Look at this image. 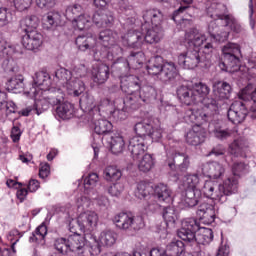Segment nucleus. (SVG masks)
I'll use <instances>...</instances> for the list:
<instances>
[{
	"label": "nucleus",
	"instance_id": "nucleus-1",
	"mask_svg": "<svg viewBox=\"0 0 256 256\" xmlns=\"http://www.w3.org/2000/svg\"><path fill=\"white\" fill-rule=\"evenodd\" d=\"M120 83L121 90L128 96L125 99L114 100L115 114L125 113L127 107L134 110L139 109L151 97L149 93L155 92L153 87H141V79L135 75L122 76Z\"/></svg>",
	"mask_w": 256,
	"mask_h": 256
},
{
	"label": "nucleus",
	"instance_id": "nucleus-2",
	"mask_svg": "<svg viewBox=\"0 0 256 256\" xmlns=\"http://www.w3.org/2000/svg\"><path fill=\"white\" fill-rule=\"evenodd\" d=\"M207 41V36L205 34L199 33L197 29H191L185 34V43L190 48L186 51V53L180 54L178 56V64L180 67L184 69H195L203 63L204 58L199 52V48L203 43ZM195 47V48H191Z\"/></svg>",
	"mask_w": 256,
	"mask_h": 256
},
{
	"label": "nucleus",
	"instance_id": "nucleus-3",
	"mask_svg": "<svg viewBox=\"0 0 256 256\" xmlns=\"http://www.w3.org/2000/svg\"><path fill=\"white\" fill-rule=\"evenodd\" d=\"M213 116L209 113H203L199 110L188 109L184 114V120L186 123H193L194 126L192 129L186 134V143L188 145H193L197 147V145H201L205 141V137H207V131L201 127L203 123H207L211 121Z\"/></svg>",
	"mask_w": 256,
	"mask_h": 256
},
{
	"label": "nucleus",
	"instance_id": "nucleus-4",
	"mask_svg": "<svg viewBox=\"0 0 256 256\" xmlns=\"http://www.w3.org/2000/svg\"><path fill=\"white\" fill-rule=\"evenodd\" d=\"M199 185V175L189 174L183 177L182 187L185 189L183 204L185 207H195L201 198V190L197 189Z\"/></svg>",
	"mask_w": 256,
	"mask_h": 256
},
{
	"label": "nucleus",
	"instance_id": "nucleus-5",
	"mask_svg": "<svg viewBox=\"0 0 256 256\" xmlns=\"http://www.w3.org/2000/svg\"><path fill=\"white\" fill-rule=\"evenodd\" d=\"M194 90L195 96L198 97V103H202V110H198L201 113H208L213 117L217 110L219 109V102H217L214 98H209L207 95L211 93V88L207 86V84L203 82L196 83L192 86Z\"/></svg>",
	"mask_w": 256,
	"mask_h": 256
},
{
	"label": "nucleus",
	"instance_id": "nucleus-6",
	"mask_svg": "<svg viewBox=\"0 0 256 256\" xmlns=\"http://www.w3.org/2000/svg\"><path fill=\"white\" fill-rule=\"evenodd\" d=\"M223 62L220 63L222 71L232 69V71H238L241 67V47L236 43H228L223 49Z\"/></svg>",
	"mask_w": 256,
	"mask_h": 256
},
{
	"label": "nucleus",
	"instance_id": "nucleus-7",
	"mask_svg": "<svg viewBox=\"0 0 256 256\" xmlns=\"http://www.w3.org/2000/svg\"><path fill=\"white\" fill-rule=\"evenodd\" d=\"M113 221L118 229L127 231L128 233H135L145 227V222L142 216H133L125 212L117 214Z\"/></svg>",
	"mask_w": 256,
	"mask_h": 256
},
{
	"label": "nucleus",
	"instance_id": "nucleus-8",
	"mask_svg": "<svg viewBox=\"0 0 256 256\" xmlns=\"http://www.w3.org/2000/svg\"><path fill=\"white\" fill-rule=\"evenodd\" d=\"M201 229L197 219L186 218L182 221L181 228L177 231L179 239L185 241V243H190L191 245L197 243V236L195 235L197 231Z\"/></svg>",
	"mask_w": 256,
	"mask_h": 256
},
{
	"label": "nucleus",
	"instance_id": "nucleus-9",
	"mask_svg": "<svg viewBox=\"0 0 256 256\" xmlns=\"http://www.w3.org/2000/svg\"><path fill=\"white\" fill-rule=\"evenodd\" d=\"M91 255H99L101 247H113L117 243V233L112 230H104L100 233L99 240L96 237L92 238Z\"/></svg>",
	"mask_w": 256,
	"mask_h": 256
},
{
	"label": "nucleus",
	"instance_id": "nucleus-10",
	"mask_svg": "<svg viewBox=\"0 0 256 256\" xmlns=\"http://www.w3.org/2000/svg\"><path fill=\"white\" fill-rule=\"evenodd\" d=\"M201 191L208 199H213L219 203H225V193H223V187H220L217 182L213 180H207L204 182Z\"/></svg>",
	"mask_w": 256,
	"mask_h": 256
},
{
	"label": "nucleus",
	"instance_id": "nucleus-11",
	"mask_svg": "<svg viewBox=\"0 0 256 256\" xmlns=\"http://www.w3.org/2000/svg\"><path fill=\"white\" fill-rule=\"evenodd\" d=\"M99 223V215L95 211L82 212L78 216V227L82 233L94 231Z\"/></svg>",
	"mask_w": 256,
	"mask_h": 256
},
{
	"label": "nucleus",
	"instance_id": "nucleus-12",
	"mask_svg": "<svg viewBox=\"0 0 256 256\" xmlns=\"http://www.w3.org/2000/svg\"><path fill=\"white\" fill-rule=\"evenodd\" d=\"M197 215L205 225H211V223L215 222V217H217L219 213V208H216L214 203L202 202L198 206Z\"/></svg>",
	"mask_w": 256,
	"mask_h": 256
},
{
	"label": "nucleus",
	"instance_id": "nucleus-13",
	"mask_svg": "<svg viewBox=\"0 0 256 256\" xmlns=\"http://www.w3.org/2000/svg\"><path fill=\"white\" fill-rule=\"evenodd\" d=\"M22 45L28 51H39L43 45V34L37 30L25 32L22 36Z\"/></svg>",
	"mask_w": 256,
	"mask_h": 256
},
{
	"label": "nucleus",
	"instance_id": "nucleus-14",
	"mask_svg": "<svg viewBox=\"0 0 256 256\" xmlns=\"http://www.w3.org/2000/svg\"><path fill=\"white\" fill-rule=\"evenodd\" d=\"M247 107L245 103L241 100H236L233 102L228 110V119L234 125H239V123H243L245 121V117H247Z\"/></svg>",
	"mask_w": 256,
	"mask_h": 256
},
{
	"label": "nucleus",
	"instance_id": "nucleus-15",
	"mask_svg": "<svg viewBox=\"0 0 256 256\" xmlns=\"http://www.w3.org/2000/svg\"><path fill=\"white\" fill-rule=\"evenodd\" d=\"M142 35L146 43H159L163 38V28L159 25L151 26L148 24H142L141 26Z\"/></svg>",
	"mask_w": 256,
	"mask_h": 256
},
{
	"label": "nucleus",
	"instance_id": "nucleus-16",
	"mask_svg": "<svg viewBox=\"0 0 256 256\" xmlns=\"http://www.w3.org/2000/svg\"><path fill=\"white\" fill-rule=\"evenodd\" d=\"M6 87L7 90L12 93H27L28 95H35V88H27L25 85V78L22 75L10 78L6 83Z\"/></svg>",
	"mask_w": 256,
	"mask_h": 256
},
{
	"label": "nucleus",
	"instance_id": "nucleus-17",
	"mask_svg": "<svg viewBox=\"0 0 256 256\" xmlns=\"http://www.w3.org/2000/svg\"><path fill=\"white\" fill-rule=\"evenodd\" d=\"M128 151H130L132 159H141L142 155H145V151H147L145 138L141 136L132 137L129 141Z\"/></svg>",
	"mask_w": 256,
	"mask_h": 256
},
{
	"label": "nucleus",
	"instance_id": "nucleus-18",
	"mask_svg": "<svg viewBox=\"0 0 256 256\" xmlns=\"http://www.w3.org/2000/svg\"><path fill=\"white\" fill-rule=\"evenodd\" d=\"M119 55H123V48L116 43L110 45L108 48H104L98 52L99 59H108V61H114V65H119L122 63L123 58H120ZM115 57H118L115 59ZM117 61V62H116Z\"/></svg>",
	"mask_w": 256,
	"mask_h": 256
},
{
	"label": "nucleus",
	"instance_id": "nucleus-19",
	"mask_svg": "<svg viewBox=\"0 0 256 256\" xmlns=\"http://www.w3.org/2000/svg\"><path fill=\"white\" fill-rule=\"evenodd\" d=\"M75 44L77 45L79 51H92L94 53L95 59H98L99 50L95 49L97 45V40L95 37L91 35H79L76 38Z\"/></svg>",
	"mask_w": 256,
	"mask_h": 256
},
{
	"label": "nucleus",
	"instance_id": "nucleus-20",
	"mask_svg": "<svg viewBox=\"0 0 256 256\" xmlns=\"http://www.w3.org/2000/svg\"><path fill=\"white\" fill-rule=\"evenodd\" d=\"M145 61V54L143 52H132L127 60L118 62V69L121 71H127V69H139Z\"/></svg>",
	"mask_w": 256,
	"mask_h": 256
},
{
	"label": "nucleus",
	"instance_id": "nucleus-21",
	"mask_svg": "<svg viewBox=\"0 0 256 256\" xmlns=\"http://www.w3.org/2000/svg\"><path fill=\"white\" fill-rule=\"evenodd\" d=\"M202 173L210 179H223L225 175V166L219 162H207L202 164Z\"/></svg>",
	"mask_w": 256,
	"mask_h": 256
},
{
	"label": "nucleus",
	"instance_id": "nucleus-22",
	"mask_svg": "<svg viewBox=\"0 0 256 256\" xmlns=\"http://www.w3.org/2000/svg\"><path fill=\"white\" fill-rule=\"evenodd\" d=\"M177 97L184 105H195L199 103V97L195 95L193 86L181 85L177 88Z\"/></svg>",
	"mask_w": 256,
	"mask_h": 256
},
{
	"label": "nucleus",
	"instance_id": "nucleus-23",
	"mask_svg": "<svg viewBox=\"0 0 256 256\" xmlns=\"http://www.w3.org/2000/svg\"><path fill=\"white\" fill-rule=\"evenodd\" d=\"M122 41L127 47L141 49L143 43H145V38L143 37V32L129 30L128 33L122 37Z\"/></svg>",
	"mask_w": 256,
	"mask_h": 256
},
{
	"label": "nucleus",
	"instance_id": "nucleus-24",
	"mask_svg": "<svg viewBox=\"0 0 256 256\" xmlns=\"http://www.w3.org/2000/svg\"><path fill=\"white\" fill-rule=\"evenodd\" d=\"M177 75H179V70H177L175 63L165 62L164 67L162 68V72L158 76V79L162 83L169 85V83H173V81H175Z\"/></svg>",
	"mask_w": 256,
	"mask_h": 256
},
{
	"label": "nucleus",
	"instance_id": "nucleus-25",
	"mask_svg": "<svg viewBox=\"0 0 256 256\" xmlns=\"http://www.w3.org/2000/svg\"><path fill=\"white\" fill-rule=\"evenodd\" d=\"M168 166L172 171L178 169L181 173H185V171H187L191 166V159L186 153H176L173 157V162H169Z\"/></svg>",
	"mask_w": 256,
	"mask_h": 256
},
{
	"label": "nucleus",
	"instance_id": "nucleus-26",
	"mask_svg": "<svg viewBox=\"0 0 256 256\" xmlns=\"http://www.w3.org/2000/svg\"><path fill=\"white\" fill-rule=\"evenodd\" d=\"M98 41L102 45L100 51H103L119 41V34L111 29H106L99 33Z\"/></svg>",
	"mask_w": 256,
	"mask_h": 256
},
{
	"label": "nucleus",
	"instance_id": "nucleus-27",
	"mask_svg": "<svg viewBox=\"0 0 256 256\" xmlns=\"http://www.w3.org/2000/svg\"><path fill=\"white\" fill-rule=\"evenodd\" d=\"M70 251L76 255H85V236L81 234H71L68 236Z\"/></svg>",
	"mask_w": 256,
	"mask_h": 256
},
{
	"label": "nucleus",
	"instance_id": "nucleus-28",
	"mask_svg": "<svg viewBox=\"0 0 256 256\" xmlns=\"http://www.w3.org/2000/svg\"><path fill=\"white\" fill-rule=\"evenodd\" d=\"M0 111L5 113L6 117L13 121L15 115L17 113V105L13 101H7V93L0 91Z\"/></svg>",
	"mask_w": 256,
	"mask_h": 256
},
{
	"label": "nucleus",
	"instance_id": "nucleus-29",
	"mask_svg": "<svg viewBox=\"0 0 256 256\" xmlns=\"http://www.w3.org/2000/svg\"><path fill=\"white\" fill-rule=\"evenodd\" d=\"M247 149H249V144L245 138L235 139L229 145V153L234 157H247Z\"/></svg>",
	"mask_w": 256,
	"mask_h": 256
},
{
	"label": "nucleus",
	"instance_id": "nucleus-30",
	"mask_svg": "<svg viewBox=\"0 0 256 256\" xmlns=\"http://www.w3.org/2000/svg\"><path fill=\"white\" fill-rule=\"evenodd\" d=\"M163 67H165V60L163 59V57L154 56L148 61L146 69L149 75H152V77H157V79H159V75H161Z\"/></svg>",
	"mask_w": 256,
	"mask_h": 256
},
{
	"label": "nucleus",
	"instance_id": "nucleus-31",
	"mask_svg": "<svg viewBox=\"0 0 256 256\" xmlns=\"http://www.w3.org/2000/svg\"><path fill=\"white\" fill-rule=\"evenodd\" d=\"M144 25L161 26L163 23V13L159 9H149L143 13Z\"/></svg>",
	"mask_w": 256,
	"mask_h": 256
},
{
	"label": "nucleus",
	"instance_id": "nucleus-32",
	"mask_svg": "<svg viewBox=\"0 0 256 256\" xmlns=\"http://www.w3.org/2000/svg\"><path fill=\"white\" fill-rule=\"evenodd\" d=\"M56 117L67 121L75 117V106L71 102L64 101L63 104H60L55 109Z\"/></svg>",
	"mask_w": 256,
	"mask_h": 256
},
{
	"label": "nucleus",
	"instance_id": "nucleus-33",
	"mask_svg": "<svg viewBox=\"0 0 256 256\" xmlns=\"http://www.w3.org/2000/svg\"><path fill=\"white\" fill-rule=\"evenodd\" d=\"M154 197H156L160 203H171V201H173V192L169 186L160 183L154 188Z\"/></svg>",
	"mask_w": 256,
	"mask_h": 256
},
{
	"label": "nucleus",
	"instance_id": "nucleus-34",
	"mask_svg": "<svg viewBox=\"0 0 256 256\" xmlns=\"http://www.w3.org/2000/svg\"><path fill=\"white\" fill-rule=\"evenodd\" d=\"M208 33L215 41H219V43H223L229 39V32L225 31L224 28H220L216 21L209 23Z\"/></svg>",
	"mask_w": 256,
	"mask_h": 256
},
{
	"label": "nucleus",
	"instance_id": "nucleus-35",
	"mask_svg": "<svg viewBox=\"0 0 256 256\" xmlns=\"http://www.w3.org/2000/svg\"><path fill=\"white\" fill-rule=\"evenodd\" d=\"M215 101L218 103V107H221L219 101H226L231 97V85L227 82H218L217 88L214 89Z\"/></svg>",
	"mask_w": 256,
	"mask_h": 256
},
{
	"label": "nucleus",
	"instance_id": "nucleus-36",
	"mask_svg": "<svg viewBox=\"0 0 256 256\" xmlns=\"http://www.w3.org/2000/svg\"><path fill=\"white\" fill-rule=\"evenodd\" d=\"M193 8H191V5H189V2L183 1L180 4V7L174 11L172 19L173 21H175L176 23H180L181 27H187V26H191V19H187V18H180L177 19V17H179V15H181V13H191V10Z\"/></svg>",
	"mask_w": 256,
	"mask_h": 256
},
{
	"label": "nucleus",
	"instance_id": "nucleus-37",
	"mask_svg": "<svg viewBox=\"0 0 256 256\" xmlns=\"http://www.w3.org/2000/svg\"><path fill=\"white\" fill-rule=\"evenodd\" d=\"M92 20L93 23H95L98 27H111L115 21V18L111 12L100 11L93 15Z\"/></svg>",
	"mask_w": 256,
	"mask_h": 256
},
{
	"label": "nucleus",
	"instance_id": "nucleus-38",
	"mask_svg": "<svg viewBox=\"0 0 256 256\" xmlns=\"http://www.w3.org/2000/svg\"><path fill=\"white\" fill-rule=\"evenodd\" d=\"M68 95L72 97H79L85 91V83L77 78H72L69 82L63 85Z\"/></svg>",
	"mask_w": 256,
	"mask_h": 256
},
{
	"label": "nucleus",
	"instance_id": "nucleus-39",
	"mask_svg": "<svg viewBox=\"0 0 256 256\" xmlns=\"http://www.w3.org/2000/svg\"><path fill=\"white\" fill-rule=\"evenodd\" d=\"M108 145H110V151L114 155H119L125 149V139L122 134L115 133L108 139Z\"/></svg>",
	"mask_w": 256,
	"mask_h": 256
},
{
	"label": "nucleus",
	"instance_id": "nucleus-40",
	"mask_svg": "<svg viewBox=\"0 0 256 256\" xmlns=\"http://www.w3.org/2000/svg\"><path fill=\"white\" fill-rule=\"evenodd\" d=\"M225 11H227V7L224 4L212 3L207 8V15H209L211 19H214V21H217V19L224 21L226 16Z\"/></svg>",
	"mask_w": 256,
	"mask_h": 256
},
{
	"label": "nucleus",
	"instance_id": "nucleus-41",
	"mask_svg": "<svg viewBox=\"0 0 256 256\" xmlns=\"http://www.w3.org/2000/svg\"><path fill=\"white\" fill-rule=\"evenodd\" d=\"M34 84L32 85L31 89L35 90V95L37 94V88L36 87H41L42 90L47 89L49 85H51V77L47 72H36L35 76L33 78Z\"/></svg>",
	"mask_w": 256,
	"mask_h": 256
},
{
	"label": "nucleus",
	"instance_id": "nucleus-42",
	"mask_svg": "<svg viewBox=\"0 0 256 256\" xmlns=\"http://www.w3.org/2000/svg\"><path fill=\"white\" fill-rule=\"evenodd\" d=\"M92 79L94 83L103 85L109 79V66L102 64L92 70Z\"/></svg>",
	"mask_w": 256,
	"mask_h": 256
},
{
	"label": "nucleus",
	"instance_id": "nucleus-43",
	"mask_svg": "<svg viewBox=\"0 0 256 256\" xmlns=\"http://www.w3.org/2000/svg\"><path fill=\"white\" fill-rule=\"evenodd\" d=\"M92 121L94 122V132L97 135H107V133H111L113 130V124L106 119H97L93 117Z\"/></svg>",
	"mask_w": 256,
	"mask_h": 256
},
{
	"label": "nucleus",
	"instance_id": "nucleus-44",
	"mask_svg": "<svg viewBox=\"0 0 256 256\" xmlns=\"http://www.w3.org/2000/svg\"><path fill=\"white\" fill-rule=\"evenodd\" d=\"M37 27H39V18L36 15L27 16L20 21V31L24 33L37 31Z\"/></svg>",
	"mask_w": 256,
	"mask_h": 256
},
{
	"label": "nucleus",
	"instance_id": "nucleus-45",
	"mask_svg": "<svg viewBox=\"0 0 256 256\" xmlns=\"http://www.w3.org/2000/svg\"><path fill=\"white\" fill-rule=\"evenodd\" d=\"M48 99L51 107H59L65 101V93L59 88H51L48 90Z\"/></svg>",
	"mask_w": 256,
	"mask_h": 256
},
{
	"label": "nucleus",
	"instance_id": "nucleus-46",
	"mask_svg": "<svg viewBox=\"0 0 256 256\" xmlns=\"http://www.w3.org/2000/svg\"><path fill=\"white\" fill-rule=\"evenodd\" d=\"M138 169L142 173H149V171L155 167V158L151 154H144L138 159Z\"/></svg>",
	"mask_w": 256,
	"mask_h": 256
},
{
	"label": "nucleus",
	"instance_id": "nucleus-47",
	"mask_svg": "<svg viewBox=\"0 0 256 256\" xmlns=\"http://www.w3.org/2000/svg\"><path fill=\"white\" fill-rule=\"evenodd\" d=\"M220 187L223 188L222 193H224V197L227 201V197L229 195H233V193H237V187L239 185V181L237 178L232 177V178H227L223 184H219Z\"/></svg>",
	"mask_w": 256,
	"mask_h": 256
},
{
	"label": "nucleus",
	"instance_id": "nucleus-48",
	"mask_svg": "<svg viewBox=\"0 0 256 256\" xmlns=\"http://www.w3.org/2000/svg\"><path fill=\"white\" fill-rule=\"evenodd\" d=\"M224 21L225 27H229V29H231V31L236 35H243V33H245V29L239 24V21H237L233 15L227 14L224 17Z\"/></svg>",
	"mask_w": 256,
	"mask_h": 256
},
{
	"label": "nucleus",
	"instance_id": "nucleus-49",
	"mask_svg": "<svg viewBox=\"0 0 256 256\" xmlns=\"http://www.w3.org/2000/svg\"><path fill=\"white\" fill-rule=\"evenodd\" d=\"M151 193H153V186H151V184L145 181H141L137 184L135 196L138 199H146V197H149Z\"/></svg>",
	"mask_w": 256,
	"mask_h": 256
},
{
	"label": "nucleus",
	"instance_id": "nucleus-50",
	"mask_svg": "<svg viewBox=\"0 0 256 256\" xmlns=\"http://www.w3.org/2000/svg\"><path fill=\"white\" fill-rule=\"evenodd\" d=\"M134 131L137 135L136 137H143L145 139V137H148L149 133L153 131V124L145 121L138 122L134 126Z\"/></svg>",
	"mask_w": 256,
	"mask_h": 256
},
{
	"label": "nucleus",
	"instance_id": "nucleus-51",
	"mask_svg": "<svg viewBox=\"0 0 256 256\" xmlns=\"http://www.w3.org/2000/svg\"><path fill=\"white\" fill-rule=\"evenodd\" d=\"M162 217L166 223V225H175V221H177L179 214L175 207L168 206L163 209Z\"/></svg>",
	"mask_w": 256,
	"mask_h": 256
},
{
	"label": "nucleus",
	"instance_id": "nucleus-52",
	"mask_svg": "<svg viewBox=\"0 0 256 256\" xmlns=\"http://www.w3.org/2000/svg\"><path fill=\"white\" fill-rule=\"evenodd\" d=\"M239 99L242 101H253L256 103V87L253 84H248L239 93Z\"/></svg>",
	"mask_w": 256,
	"mask_h": 256
},
{
	"label": "nucleus",
	"instance_id": "nucleus-53",
	"mask_svg": "<svg viewBox=\"0 0 256 256\" xmlns=\"http://www.w3.org/2000/svg\"><path fill=\"white\" fill-rule=\"evenodd\" d=\"M122 176L121 170L115 166H108L104 170V179L106 181H119Z\"/></svg>",
	"mask_w": 256,
	"mask_h": 256
},
{
	"label": "nucleus",
	"instance_id": "nucleus-54",
	"mask_svg": "<svg viewBox=\"0 0 256 256\" xmlns=\"http://www.w3.org/2000/svg\"><path fill=\"white\" fill-rule=\"evenodd\" d=\"M73 25H76V27L80 31H85L89 27H91V16L87 14H81L76 19L72 20Z\"/></svg>",
	"mask_w": 256,
	"mask_h": 256
},
{
	"label": "nucleus",
	"instance_id": "nucleus-55",
	"mask_svg": "<svg viewBox=\"0 0 256 256\" xmlns=\"http://www.w3.org/2000/svg\"><path fill=\"white\" fill-rule=\"evenodd\" d=\"M59 21V13L49 12L43 17L44 29H51V27H57Z\"/></svg>",
	"mask_w": 256,
	"mask_h": 256
},
{
	"label": "nucleus",
	"instance_id": "nucleus-56",
	"mask_svg": "<svg viewBox=\"0 0 256 256\" xmlns=\"http://www.w3.org/2000/svg\"><path fill=\"white\" fill-rule=\"evenodd\" d=\"M79 15H83V7L79 4H74L66 8L65 16L69 21H75Z\"/></svg>",
	"mask_w": 256,
	"mask_h": 256
},
{
	"label": "nucleus",
	"instance_id": "nucleus-57",
	"mask_svg": "<svg viewBox=\"0 0 256 256\" xmlns=\"http://www.w3.org/2000/svg\"><path fill=\"white\" fill-rule=\"evenodd\" d=\"M54 247L60 255H67V253H69V251H71V248L69 245V238L56 239V241L54 243Z\"/></svg>",
	"mask_w": 256,
	"mask_h": 256
},
{
	"label": "nucleus",
	"instance_id": "nucleus-58",
	"mask_svg": "<svg viewBox=\"0 0 256 256\" xmlns=\"http://www.w3.org/2000/svg\"><path fill=\"white\" fill-rule=\"evenodd\" d=\"M55 77L56 79H58V81H60L61 85L64 86L71 81V79L73 78V74L71 71L65 68H60L56 70Z\"/></svg>",
	"mask_w": 256,
	"mask_h": 256
},
{
	"label": "nucleus",
	"instance_id": "nucleus-59",
	"mask_svg": "<svg viewBox=\"0 0 256 256\" xmlns=\"http://www.w3.org/2000/svg\"><path fill=\"white\" fill-rule=\"evenodd\" d=\"M49 107H51V103L49 102V96H47L35 102L33 111L36 115H41V113L47 111Z\"/></svg>",
	"mask_w": 256,
	"mask_h": 256
},
{
	"label": "nucleus",
	"instance_id": "nucleus-60",
	"mask_svg": "<svg viewBox=\"0 0 256 256\" xmlns=\"http://www.w3.org/2000/svg\"><path fill=\"white\" fill-rule=\"evenodd\" d=\"M213 133L216 139H219L220 141H225V139H229V137L237 133V128H234V130L215 128Z\"/></svg>",
	"mask_w": 256,
	"mask_h": 256
},
{
	"label": "nucleus",
	"instance_id": "nucleus-61",
	"mask_svg": "<svg viewBox=\"0 0 256 256\" xmlns=\"http://www.w3.org/2000/svg\"><path fill=\"white\" fill-rule=\"evenodd\" d=\"M87 73H89V69L87 68V66H85V64H77L72 69V78L80 81L79 79L87 77Z\"/></svg>",
	"mask_w": 256,
	"mask_h": 256
},
{
	"label": "nucleus",
	"instance_id": "nucleus-62",
	"mask_svg": "<svg viewBox=\"0 0 256 256\" xmlns=\"http://www.w3.org/2000/svg\"><path fill=\"white\" fill-rule=\"evenodd\" d=\"M2 69H4L5 73L13 75V73H17V71H19V66H17V62H15V60L7 58L2 63Z\"/></svg>",
	"mask_w": 256,
	"mask_h": 256
},
{
	"label": "nucleus",
	"instance_id": "nucleus-63",
	"mask_svg": "<svg viewBox=\"0 0 256 256\" xmlns=\"http://www.w3.org/2000/svg\"><path fill=\"white\" fill-rule=\"evenodd\" d=\"M13 51H15V49L13 48V46H11V44L6 42L5 39H0V56L1 57L11 56L13 54Z\"/></svg>",
	"mask_w": 256,
	"mask_h": 256
},
{
	"label": "nucleus",
	"instance_id": "nucleus-64",
	"mask_svg": "<svg viewBox=\"0 0 256 256\" xmlns=\"http://www.w3.org/2000/svg\"><path fill=\"white\" fill-rule=\"evenodd\" d=\"M11 22V11L6 7H0V27H5Z\"/></svg>",
	"mask_w": 256,
	"mask_h": 256
}]
</instances>
